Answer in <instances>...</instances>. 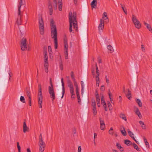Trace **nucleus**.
Here are the masks:
<instances>
[{
  "mask_svg": "<svg viewBox=\"0 0 152 152\" xmlns=\"http://www.w3.org/2000/svg\"><path fill=\"white\" fill-rule=\"evenodd\" d=\"M51 28V34L52 38L54 39V48L56 49L58 48L57 32L56 25L53 19L50 21Z\"/></svg>",
  "mask_w": 152,
  "mask_h": 152,
  "instance_id": "obj_1",
  "label": "nucleus"
},
{
  "mask_svg": "<svg viewBox=\"0 0 152 152\" xmlns=\"http://www.w3.org/2000/svg\"><path fill=\"white\" fill-rule=\"evenodd\" d=\"M72 13L71 12H70L69 14V30L70 32H71L72 31V23L73 24V26L75 30L76 31H77L78 30L77 28V22H75L73 21H72Z\"/></svg>",
  "mask_w": 152,
  "mask_h": 152,
  "instance_id": "obj_2",
  "label": "nucleus"
},
{
  "mask_svg": "<svg viewBox=\"0 0 152 152\" xmlns=\"http://www.w3.org/2000/svg\"><path fill=\"white\" fill-rule=\"evenodd\" d=\"M50 86L48 87V92L50 95V98L52 101H53L55 99V95L51 78L50 79Z\"/></svg>",
  "mask_w": 152,
  "mask_h": 152,
  "instance_id": "obj_3",
  "label": "nucleus"
},
{
  "mask_svg": "<svg viewBox=\"0 0 152 152\" xmlns=\"http://www.w3.org/2000/svg\"><path fill=\"white\" fill-rule=\"evenodd\" d=\"M38 145L39 146V152H43L45 150V144L43 140L42 134H40L39 137Z\"/></svg>",
  "mask_w": 152,
  "mask_h": 152,
  "instance_id": "obj_4",
  "label": "nucleus"
},
{
  "mask_svg": "<svg viewBox=\"0 0 152 152\" xmlns=\"http://www.w3.org/2000/svg\"><path fill=\"white\" fill-rule=\"evenodd\" d=\"M38 20L40 33L41 34L43 35L44 33V22L42 17L40 14L39 15Z\"/></svg>",
  "mask_w": 152,
  "mask_h": 152,
  "instance_id": "obj_5",
  "label": "nucleus"
},
{
  "mask_svg": "<svg viewBox=\"0 0 152 152\" xmlns=\"http://www.w3.org/2000/svg\"><path fill=\"white\" fill-rule=\"evenodd\" d=\"M132 21L134 25L138 29H140L141 27V25L139 21L134 15H132Z\"/></svg>",
  "mask_w": 152,
  "mask_h": 152,
  "instance_id": "obj_6",
  "label": "nucleus"
},
{
  "mask_svg": "<svg viewBox=\"0 0 152 152\" xmlns=\"http://www.w3.org/2000/svg\"><path fill=\"white\" fill-rule=\"evenodd\" d=\"M27 39L26 38H23L20 41L21 49L23 51L27 49Z\"/></svg>",
  "mask_w": 152,
  "mask_h": 152,
  "instance_id": "obj_7",
  "label": "nucleus"
},
{
  "mask_svg": "<svg viewBox=\"0 0 152 152\" xmlns=\"http://www.w3.org/2000/svg\"><path fill=\"white\" fill-rule=\"evenodd\" d=\"M42 99L43 97L42 92H38V102L39 104V107L40 108H42Z\"/></svg>",
  "mask_w": 152,
  "mask_h": 152,
  "instance_id": "obj_8",
  "label": "nucleus"
},
{
  "mask_svg": "<svg viewBox=\"0 0 152 152\" xmlns=\"http://www.w3.org/2000/svg\"><path fill=\"white\" fill-rule=\"evenodd\" d=\"M47 52H45V53H44V64L45 67H48V56L47 54Z\"/></svg>",
  "mask_w": 152,
  "mask_h": 152,
  "instance_id": "obj_9",
  "label": "nucleus"
},
{
  "mask_svg": "<svg viewBox=\"0 0 152 152\" xmlns=\"http://www.w3.org/2000/svg\"><path fill=\"white\" fill-rule=\"evenodd\" d=\"M101 129L104 130L105 129V126L104 120L101 118H99Z\"/></svg>",
  "mask_w": 152,
  "mask_h": 152,
  "instance_id": "obj_10",
  "label": "nucleus"
},
{
  "mask_svg": "<svg viewBox=\"0 0 152 152\" xmlns=\"http://www.w3.org/2000/svg\"><path fill=\"white\" fill-rule=\"evenodd\" d=\"M23 131L24 133H26V132H28L29 131V128L27 126L26 119L24 120V122L23 123Z\"/></svg>",
  "mask_w": 152,
  "mask_h": 152,
  "instance_id": "obj_11",
  "label": "nucleus"
},
{
  "mask_svg": "<svg viewBox=\"0 0 152 152\" xmlns=\"http://www.w3.org/2000/svg\"><path fill=\"white\" fill-rule=\"evenodd\" d=\"M64 45L65 52L68 51V46L67 44V39L66 38L64 39Z\"/></svg>",
  "mask_w": 152,
  "mask_h": 152,
  "instance_id": "obj_12",
  "label": "nucleus"
},
{
  "mask_svg": "<svg viewBox=\"0 0 152 152\" xmlns=\"http://www.w3.org/2000/svg\"><path fill=\"white\" fill-rule=\"evenodd\" d=\"M48 7L49 10L50 15H51L53 12V10L51 2L50 1L48 2Z\"/></svg>",
  "mask_w": 152,
  "mask_h": 152,
  "instance_id": "obj_13",
  "label": "nucleus"
},
{
  "mask_svg": "<svg viewBox=\"0 0 152 152\" xmlns=\"http://www.w3.org/2000/svg\"><path fill=\"white\" fill-rule=\"evenodd\" d=\"M104 25V21H103L102 19H100V23L99 24L98 27L99 30H102L103 29Z\"/></svg>",
  "mask_w": 152,
  "mask_h": 152,
  "instance_id": "obj_14",
  "label": "nucleus"
},
{
  "mask_svg": "<svg viewBox=\"0 0 152 152\" xmlns=\"http://www.w3.org/2000/svg\"><path fill=\"white\" fill-rule=\"evenodd\" d=\"M18 15V18H17L16 23L19 26L21 25V14L20 13V15Z\"/></svg>",
  "mask_w": 152,
  "mask_h": 152,
  "instance_id": "obj_15",
  "label": "nucleus"
},
{
  "mask_svg": "<svg viewBox=\"0 0 152 152\" xmlns=\"http://www.w3.org/2000/svg\"><path fill=\"white\" fill-rule=\"evenodd\" d=\"M97 3V0H93L91 4V7L92 8H95L96 7V6Z\"/></svg>",
  "mask_w": 152,
  "mask_h": 152,
  "instance_id": "obj_16",
  "label": "nucleus"
},
{
  "mask_svg": "<svg viewBox=\"0 0 152 152\" xmlns=\"http://www.w3.org/2000/svg\"><path fill=\"white\" fill-rule=\"evenodd\" d=\"M22 0H20V2L19 3V5L18 6V15H20V8L22 5Z\"/></svg>",
  "mask_w": 152,
  "mask_h": 152,
  "instance_id": "obj_17",
  "label": "nucleus"
},
{
  "mask_svg": "<svg viewBox=\"0 0 152 152\" xmlns=\"http://www.w3.org/2000/svg\"><path fill=\"white\" fill-rule=\"evenodd\" d=\"M58 8L60 11H61L62 10V0H59L58 1Z\"/></svg>",
  "mask_w": 152,
  "mask_h": 152,
  "instance_id": "obj_18",
  "label": "nucleus"
},
{
  "mask_svg": "<svg viewBox=\"0 0 152 152\" xmlns=\"http://www.w3.org/2000/svg\"><path fill=\"white\" fill-rule=\"evenodd\" d=\"M135 113L140 118V119L142 117V115L139 111L138 108L137 107L136 108V110L135 111Z\"/></svg>",
  "mask_w": 152,
  "mask_h": 152,
  "instance_id": "obj_19",
  "label": "nucleus"
},
{
  "mask_svg": "<svg viewBox=\"0 0 152 152\" xmlns=\"http://www.w3.org/2000/svg\"><path fill=\"white\" fill-rule=\"evenodd\" d=\"M144 23L145 25L146 26L147 28L149 30V31H151V33H152V29L150 25L148 23H146L145 22H144Z\"/></svg>",
  "mask_w": 152,
  "mask_h": 152,
  "instance_id": "obj_20",
  "label": "nucleus"
},
{
  "mask_svg": "<svg viewBox=\"0 0 152 152\" xmlns=\"http://www.w3.org/2000/svg\"><path fill=\"white\" fill-rule=\"evenodd\" d=\"M124 143L127 146H129L132 144L131 142L128 140H124Z\"/></svg>",
  "mask_w": 152,
  "mask_h": 152,
  "instance_id": "obj_21",
  "label": "nucleus"
},
{
  "mask_svg": "<svg viewBox=\"0 0 152 152\" xmlns=\"http://www.w3.org/2000/svg\"><path fill=\"white\" fill-rule=\"evenodd\" d=\"M116 145L117 147V148L119 150L121 149L120 151H124V149L122 147H121L120 145V144L117 142L116 144Z\"/></svg>",
  "mask_w": 152,
  "mask_h": 152,
  "instance_id": "obj_22",
  "label": "nucleus"
},
{
  "mask_svg": "<svg viewBox=\"0 0 152 152\" xmlns=\"http://www.w3.org/2000/svg\"><path fill=\"white\" fill-rule=\"evenodd\" d=\"M119 117L120 118L125 121H127L126 117L124 114L123 113L120 114L119 115Z\"/></svg>",
  "mask_w": 152,
  "mask_h": 152,
  "instance_id": "obj_23",
  "label": "nucleus"
},
{
  "mask_svg": "<svg viewBox=\"0 0 152 152\" xmlns=\"http://www.w3.org/2000/svg\"><path fill=\"white\" fill-rule=\"evenodd\" d=\"M144 140L146 148H149V143L147 141V139L145 137H144Z\"/></svg>",
  "mask_w": 152,
  "mask_h": 152,
  "instance_id": "obj_24",
  "label": "nucleus"
},
{
  "mask_svg": "<svg viewBox=\"0 0 152 152\" xmlns=\"http://www.w3.org/2000/svg\"><path fill=\"white\" fill-rule=\"evenodd\" d=\"M96 102L97 104H100V99L99 97V94H97L96 96Z\"/></svg>",
  "mask_w": 152,
  "mask_h": 152,
  "instance_id": "obj_25",
  "label": "nucleus"
},
{
  "mask_svg": "<svg viewBox=\"0 0 152 152\" xmlns=\"http://www.w3.org/2000/svg\"><path fill=\"white\" fill-rule=\"evenodd\" d=\"M68 85L69 88H73L72 83L70 80L68 81Z\"/></svg>",
  "mask_w": 152,
  "mask_h": 152,
  "instance_id": "obj_26",
  "label": "nucleus"
},
{
  "mask_svg": "<svg viewBox=\"0 0 152 152\" xmlns=\"http://www.w3.org/2000/svg\"><path fill=\"white\" fill-rule=\"evenodd\" d=\"M133 145L134 148L137 151H140V148H138V146L134 143H133Z\"/></svg>",
  "mask_w": 152,
  "mask_h": 152,
  "instance_id": "obj_27",
  "label": "nucleus"
},
{
  "mask_svg": "<svg viewBox=\"0 0 152 152\" xmlns=\"http://www.w3.org/2000/svg\"><path fill=\"white\" fill-rule=\"evenodd\" d=\"M76 14L75 12H73V15L72 16V18H73V20L72 21H73L75 22H77L76 20Z\"/></svg>",
  "mask_w": 152,
  "mask_h": 152,
  "instance_id": "obj_28",
  "label": "nucleus"
},
{
  "mask_svg": "<svg viewBox=\"0 0 152 152\" xmlns=\"http://www.w3.org/2000/svg\"><path fill=\"white\" fill-rule=\"evenodd\" d=\"M54 4L53 5V8L55 10L57 9V2L56 0H53Z\"/></svg>",
  "mask_w": 152,
  "mask_h": 152,
  "instance_id": "obj_29",
  "label": "nucleus"
},
{
  "mask_svg": "<svg viewBox=\"0 0 152 152\" xmlns=\"http://www.w3.org/2000/svg\"><path fill=\"white\" fill-rule=\"evenodd\" d=\"M137 103L138 104V105L140 107H141L142 106V104L141 100L139 99H137L136 101Z\"/></svg>",
  "mask_w": 152,
  "mask_h": 152,
  "instance_id": "obj_30",
  "label": "nucleus"
},
{
  "mask_svg": "<svg viewBox=\"0 0 152 152\" xmlns=\"http://www.w3.org/2000/svg\"><path fill=\"white\" fill-rule=\"evenodd\" d=\"M109 133L110 134L113 136L114 134L113 129L112 127L110 128V129L109 131Z\"/></svg>",
  "mask_w": 152,
  "mask_h": 152,
  "instance_id": "obj_31",
  "label": "nucleus"
},
{
  "mask_svg": "<svg viewBox=\"0 0 152 152\" xmlns=\"http://www.w3.org/2000/svg\"><path fill=\"white\" fill-rule=\"evenodd\" d=\"M96 86H99V77H96Z\"/></svg>",
  "mask_w": 152,
  "mask_h": 152,
  "instance_id": "obj_32",
  "label": "nucleus"
},
{
  "mask_svg": "<svg viewBox=\"0 0 152 152\" xmlns=\"http://www.w3.org/2000/svg\"><path fill=\"white\" fill-rule=\"evenodd\" d=\"M128 91L127 94L126 95V97L129 99L130 100L131 96H131V92L129 89H128Z\"/></svg>",
  "mask_w": 152,
  "mask_h": 152,
  "instance_id": "obj_33",
  "label": "nucleus"
},
{
  "mask_svg": "<svg viewBox=\"0 0 152 152\" xmlns=\"http://www.w3.org/2000/svg\"><path fill=\"white\" fill-rule=\"evenodd\" d=\"M107 49L110 51V53H112L113 51V49L112 46L110 45L107 46Z\"/></svg>",
  "mask_w": 152,
  "mask_h": 152,
  "instance_id": "obj_34",
  "label": "nucleus"
},
{
  "mask_svg": "<svg viewBox=\"0 0 152 152\" xmlns=\"http://www.w3.org/2000/svg\"><path fill=\"white\" fill-rule=\"evenodd\" d=\"M92 110L93 112V115H95L97 114V111L96 107H93L92 108Z\"/></svg>",
  "mask_w": 152,
  "mask_h": 152,
  "instance_id": "obj_35",
  "label": "nucleus"
},
{
  "mask_svg": "<svg viewBox=\"0 0 152 152\" xmlns=\"http://www.w3.org/2000/svg\"><path fill=\"white\" fill-rule=\"evenodd\" d=\"M70 93L71 95V98H72V96L75 95V94L74 92L73 88H70Z\"/></svg>",
  "mask_w": 152,
  "mask_h": 152,
  "instance_id": "obj_36",
  "label": "nucleus"
},
{
  "mask_svg": "<svg viewBox=\"0 0 152 152\" xmlns=\"http://www.w3.org/2000/svg\"><path fill=\"white\" fill-rule=\"evenodd\" d=\"M95 66H96V76H99V70L98 69L97 65V64L96 63V64Z\"/></svg>",
  "mask_w": 152,
  "mask_h": 152,
  "instance_id": "obj_37",
  "label": "nucleus"
},
{
  "mask_svg": "<svg viewBox=\"0 0 152 152\" xmlns=\"http://www.w3.org/2000/svg\"><path fill=\"white\" fill-rule=\"evenodd\" d=\"M91 105L93 107H96V103L94 99L92 100Z\"/></svg>",
  "mask_w": 152,
  "mask_h": 152,
  "instance_id": "obj_38",
  "label": "nucleus"
},
{
  "mask_svg": "<svg viewBox=\"0 0 152 152\" xmlns=\"http://www.w3.org/2000/svg\"><path fill=\"white\" fill-rule=\"evenodd\" d=\"M20 100L21 102L23 103H25V99L24 96H21L20 97Z\"/></svg>",
  "mask_w": 152,
  "mask_h": 152,
  "instance_id": "obj_39",
  "label": "nucleus"
},
{
  "mask_svg": "<svg viewBox=\"0 0 152 152\" xmlns=\"http://www.w3.org/2000/svg\"><path fill=\"white\" fill-rule=\"evenodd\" d=\"M107 104L108 106V107L109 108V110H111L112 109V105L109 101L107 102Z\"/></svg>",
  "mask_w": 152,
  "mask_h": 152,
  "instance_id": "obj_40",
  "label": "nucleus"
},
{
  "mask_svg": "<svg viewBox=\"0 0 152 152\" xmlns=\"http://www.w3.org/2000/svg\"><path fill=\"white\" fill-rule=\"evenodd\" d=\"M26 94L28 98H31V93L29 91L27 90L26 91Z\"/></svg>",
  "mask_w": 152,
  "mask_h": 152,
  "instance_id": "obj_41",
  "label": "nucleus"
},
{
  "mask_svg": "<svg viewBox=\"0 0 152 152\" xmlns=\"http://www.w3.org/2000/svg\"><path fill=\"white\" fill-rule=\"evenodd\" d=\"M121 132L122 134L124 136H126V132L125 131L124 129V130H121Z\"/></svg>",
  "mask_w": 152,
  "mask_h": 152,
  "instance_id": "obj_42",
  "label": "nucleus"
},
{
  "mask_svg": "<svg viewBox=\"0 0 152 152\" xmlns=\"http://www.w3.org/2000/svg\"><path fill=\"white\" fill-rule=\"evenodd\" d=\"M17 148L18 150V152H21L20 151V145H19V143L18 142H17Z\"/></svg>",
  "mask_w": 152,
  "mask_h": 152,
  "instance_id": "obj_43",
  "label": "nucleus"
},
{
  "mask_svg": "<svg viewBox=\"0 0 152 152\" xmlns=\"http://www.w3.org/2000/svg\"><path fill=\"white\" fill-rule=\"evenodd\" d=\"M121 4V7L122 8L123 11L125 13L126 15L127 14V11H126V9L125 10L124 9V7H123V6L122 4Z\"/></svg>",
  "mask_w": 152,
  "mask_h": 152,
  "instance_id": "obj_44",
  "label": "nucleus"
},
{
  "mask_svg": "<svg viewBox=\"0 0 152 152\" xmlns=\"http://www.w3.org/2000/svg\"><path fill=\"white\" fill-rule=\"evenodd\" d=\"M128 133L129 135V136L131 137H133V136H134V134L133 133L130 131H128Z\"/></svg>",
  "mask_w": 152,
  "mask_h": 152,
  "instance_id": "obj_45",
  "label": "nucleus"
},
{
  "mask_svg": "<svg viewBox=\"0 0 152 152\" xmlns=\"http://www.w3.org/2000/svg\"><path fill=\"white\" fill-rule=\"evenodd\" d=\"M38 92H42L41 85L40 84H38Z\"/></svg>",
  "mask_w": 152,
  "mask_h": 152,
  "instance_id": "obj_46",
  "label": "nucleus"
},
{
  "mask_svg": "<svg viewBox=\"0 0 152 152\" xmlns=\"http://www.w3.org/2000/svg\"><path fill=\"white\" fill-rule=\"evenodd\" d=\"M49 57L51 59H53V55L52 52H50L49 53Z\"/></svg>",
  "mask_w": 152,
  "mask_h": 152,
  "instance_id": "obj_47",
  "label": "nucleus"
},
{
  "mask_svg": "<svg viewBox=\"0 0 152 152\" xmlns=\"http://www.w3.org/2000/svg\"><path fill=\"white\" fill-rule=\"evenodd\" d=\"M61 82L62 83V88L65 89L64 87V83L63 81V78H61Z\"/></svg>",
  "mask_w": 152,
  "mask_h": 152,
  "instance_id": "obj_48",
  "label": "nucleus"
},
{
  "mask_svg": "<svg viewBox=\"0 0 152 152\" xmlns=\"http://www.w3.org/2000/svg\"><path fill=\"white\" fill-rule=\"evenodd\" d=\"M59 64L60 68V69L61 70H62L63 69V66L62 62L61 61L59 63Z\"/></svg>",
  "mask_w": 152,
  "mask_h": 152,
  "instance_id": "obj_49",
  "label": "nucleus"
},
{
  "mask_svg": "<svg viewBox=\"0 0 152 152\" xmlns=\"http://www.w3.org/2000/svg\"><path fill=\"white\" fill-rule=\"evenodd\" d=\"M77 98L78 99V101L79 104H80V103L81 102V100L80 98V95H77Z\"/></svg>",
  "mask_w": 152,
  "mask_h": 152,
  "instance_id": "obj_50",
  "label": "nucleus"
},
{
  "mask_svg": "<svg viewBox=\"0 0 152 152\" xmlns=\"http://www.w3.org/2000/svg\"><path fill=\"white\" fill-rule=\"evenodd\" d=\"M103 20L104 21V22L107 23L109 22V19L107 17L105 19H104Z\"/></svg>",
  "mask_w": 152,
  "mask_h": 152,
  "instance_id": "obj_51",
  "label": "nucleus"
},
{
  "mask_svg": "<svg viewBox=\"0 0 152 152\" xmlns=\"http://www.w3.org/2000/svg\"><path fill=\"white\" fill-rule=\"evenodd\" d=\"M107 14L106 12H104L103 14V15L102 16V18L104 19L105 18H107Z\"/></svg>",
  "mask_w": 152,
  "mask_h": 152,
  "instance_id": "obj_52",
  "label": "nucleus"
},
{
  "mask_svg": "<svg viewBox=\"0 0 152 152\" xmlns=\"http://www.w3.org/2000/svg\"><path fill=\"white\" fill-rule=\"evenodd\" d=\"M65 59H67L68 58V51L65 52Z\"/></svg>",
  "mask_w": 152,
  "mask_h": 152,
  "instance_id": "obj_53",
  "label": "nucleus"
},
{
  "mask_svg": "<svg viewBox=\"0 0 152 152\" xmlns=\"http://www.w3.org/2000/svg\"><path fill=\"white\" fill-rule=\"evenodd\" d=\"M48 50L49 53H50V52H52V48L51 46H48Z\"/></svg>",
  "mask_w": 152,
  "mask_h": 152,
  "instance_id": "obj_54",
  "label": "nucleus"
},
{
  "mask_svg": "<svg viewBox=\"0 0 152 152\" xmlns=\"http://www.w3.org/2000/svg\"><path fill=\"white\" fill-rule=\"evenodd\" d=\"M76 92L77 95H79L78 87L76 88Z\"/></svg>",
  "mask_w": 152,
  "mask_h": 152,
  "instance_id": "obj_55",
  "label": "nucleus"
},
{
  "mask_svg": "<svg viewBox=\"0 0 152 152\" xmlns=\"http://www.w3.org/2000/svg\"><path fill=\"white\" fill-rule=\"evenodd\" d=\"M100 90L102 91H104L105 90L104 86V85H102L101 87Z\"/></svg>",
  "mask_w": 152,
  "mask_h": 152,
  "instance_id": "obj_56",
  "label": "nucleus"
},
{
  "mask_svg": "<svg viewBox=\"0 0 152 152\" xmlns=\"http://www.w3.org/2000/svg\"><path fill=\"white\" fill-rule=\"evenodd\" d=\"M65 93V89H62V96L61 97V98H63Z\"/></svg>",
  "mask_w": 152,
  "mask_h": 152,
  "instance_id": "obj_57",
  "label": "nucleus"
},
{
  "mask_svg": "<svg viewBox=\"0 0 152 152\" xmlns=\"http://www.w3.org/2000/svg\"><path fill=\"white\" fill-rule=\"evenodd\" d=\"M28 104L30 106L31 105V98H28Z\"/></svg>",
  "mask_w": 152,
  "mask_h": 152,
  "instance_id": "obj_58",
  "label": "nucleus"
},
{
  "mask_svg": "<svg viewBox=\"0 0 152 152\" xmlns=\"http://www.w3.org/2000/svg\"><path fill=\"white\" fill-rule=\"evenodd\" d=\"M74 85L75 86L76 88L78 87L76 81H74Z\"/></svg>",
  "mask_w": 152,
  "mask_h": 152,
  "instance_id": "obj_59",
  "label": "nucleus"
},
{
  "mask_svg": "<svg viewBox=\"0 0 152 152\" xmlns=\"http://www.w3.org/2000/svg\"><path fill=\"white\" fill-rule=\"evenodd\" d=\"M81 148L80 146H79L78 147V152H81Z\"/></svg>",
  "mask_w": 152,
  "mask_h": 152,
  "instance_id": "obj_60",
  "label": "nucleus"
},
{
  "mask_svg": "<svg viewBox=\"0 0 152 152\" xmlns=\"http://www.w3.org/2000/svg\"><path fill=\"white\" fill-rule=\"evenodd\" d=\"M103 106L104 107V108L105 111H107V106L106 104L105 105H103Z\"/></svg>",
  "mask_w": 152,
  "mask_h": 152,
  "instance_id": "obj_61",
  "label": "nucleus"
},
{
  "mask_svg": "<svg viewBox=\"0 0 152 152\" xmlns=\"http://www.w3.org/2000/svg\"><path fill=\"white\" fill-rule=\"evenodd\" d=\"M141 127L143 129H146V126L145 124H144V125H142Z\"/></svg>",
  "mask_w": 152,
  "mask_h": 152,
  "instance_id": "obj_62",
  "label": "nucleus"
},
{
  "mask_svg": "<svg viewBox=\"0 0 152 152\" xmlns=\"http://www.w3.org/2000/svg\"><path fill=\"white\" fill-rule=\"evenodd\" d=\"M101 102L105 100L104 99L103 96L102 95L101 97Z\"/></svg>",
  "mask_w": 152,
  "mask_h": 152,
  "instance_id": "obj_63",
  "label": "nucleus"
},
{
  "mask_svg": "<svg viewBox=\"0 0 152 152\" xmlns=\"http://www.w3.org/2000/svg\"><path fill=\"white\" fill-rule=\"evenodd\" d=\"M141 49H142V51H145V49L144 48V45H141Z\"/></svg>",
  "mask_w": 152,
  "mask_h": 152,
  "instance_id": "obj_64",
  "label": "nucleus"
}]
</instances>
